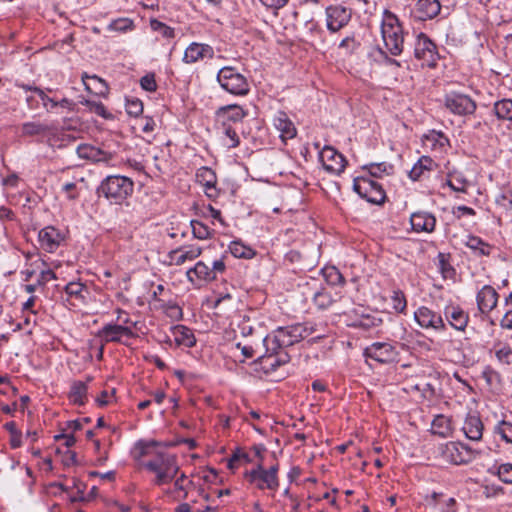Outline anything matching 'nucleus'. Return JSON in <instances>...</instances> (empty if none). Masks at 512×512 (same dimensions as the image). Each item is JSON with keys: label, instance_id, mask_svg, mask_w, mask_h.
Wrapping results in <instances>:
<instances>
[{"label": "nucleus", "instance_id": "nucleus-44", "mask_svg": "<svg viewBox=\"0 0 512 512\" xmlns=\"http://www.w3.org/2000/svg\"><path fill=\"white\" fill-rule=\"evenodd\" d=\"M224 139L223 143L229 149L236 148L240 144L239 136L236 130L228 123L222 124Z\"/></svg>", "mask_w": 512, "mask_h": 512}, {"label": "nucleus", "instance_id": "nucleus-7", "mask_svg": "<svg viewBox=\"0 0 512 512\" xmlns=\"http://www.w3.org/2000/svg\"><path fill=\"white\" fill-rule=\"evenodd\" d=\"M216 80L223 90L235 96H245L250 91L247 78L233 66L222 67Z\"/></svg>", "mask_w": 512, "mask_h": 512}, {"label": "nucleus", "instance_id": "nucleus-4", "mask_svg": "<svg viewBox=\"0 0 512 512\" xmlns=\"http://www.w3.org/2000/svg\"><path fill=\"white\" fill-rule=\"evenodd\" d=\"M134 190L132 179L121 175H110L104 178L98 189V195L103 196L111 204H121Z\"/></svg>", "mask_w": 512, "mask_h": 512}, {"label": "nucleus", "instance_id": "nucleus-42", "mask_svg": "<svg viewBox=\"0 0 512 512\" xmlns=\"http://www.w3.org/2000/svg\"><path fill=\"white\" fill-rule=\"evenodd\" d=\"M492 476H496L499 480H512V463H495L488 469Z\"/></svg>", "mask_w": 512, "mask_h": 512}, {"label": "nucleus", "instance_id": "nucleus-38", "mask_svg": "<svg viewBox=\"0 0 512 512\" xmlns=\"http://www.w3.org/2000/svg\"><path fill=\"white\" fill-rule=\"evenodd\" d=\"M382 319L378 317L377 313L374 314H362L359 318L355 319L351 324L352 327L362 328L369 330L371 328L378 327L382 324Z\"/></svg>", "mask_w": 512, "mask_h": 512}, {"label": "nucleus", "instance_id": "nucleus-23", "mask_svg": "<svg viewBox=\"0 0 512 512\" xmlns=\"http://www.w3.org/2000/svg\"><path fill=\"white\" fill-rule=\"evenodd\" d=\"M410 223L415 232L431 233L435 229L436 218L429 212L417 211L411 214Z\"/></svg>", "mask_w": 512, "mask_h": 512}, {"label": "nucleus", "instance_id": "nucleus-15", "mask_svg": "<svg viewBox=\"0 0 512 512\" xmlns=\"http://www.w3.org/2000/svg\"><path fill=\"white\" fill-rule=\"evenodd\" d=\"M414 319L423 329L436 332H442L446 329V324L441 314L434 312L426 306H421L414 312Z\"/></svg>", "mask_w": 512, "mask_h": 512}, {"label": "nucleus", "instance_id": "nucleus-55", "mask_svg": "<svg viewBox=\"0 0 512 512\" xmlns=\"http://www.w3.org/2000/svg\"><path fill=\"white\" fill-rule=\"evenodd\" d=\"M393 309L398 313H404L407 307V301L402 291H393L391 296Z\"/></svg>", "mask_w": 512, "mask_h": 512}, {"label": "nucleus", "instance_id": "nucleus-43", "mask_svg": "<svg viewBox=\"0 0 512 512\" xmlns=\"http://www.w3.org/2000/svg\"><path fill=\"white\" fill-rule=\"evenodd\" d=\"M75 488L77 489L76 493L70 496V500L72 502L77 501H90L94 498L95 493L97 491V487L93 486L89 493H85L84 490L86 488L85 482H73Z\"/></svg>", "mask_w": 512, "mask_h": 512}, {"label": "nucleus", "instance_id": "nucleus-36", "mask_svg": "<svg viewBox=\"0 0 512 512\" xmlns=\"http://www.w3.org/2000/svg\"><path fill=\"white\" fill-rule=\"evenodd\" d=\"M363 170L368 172V177L373 178H381L384 175L388 176L393 174L394 166L387 162L380 163H370L368 165L363 166Z\"/></svg>", "mask_w": 512, "mask_h": 512}, {"label": "nucleus", "instance_id": "nucleus-41", "mask_svg": "<svg viewBox=\"0 0 512 512\" xmlns=\"http://www.w3.org/2000/svg\"><path fill=\"white\" fill-rule=\"evenodd\" d=\"M495 357L502 365L512 364V348L507 343H498L494 346Z\"/></svg>", "mask_w": 512, "mask_h": 512}, {"label": "nucleus", "instance_id": "nucleus-19", "mask_svg": "<svg viewBox=\"0 0 512 512\" xmlns=\"http://www.w3.org/2000/svg\"><path fill=\"white\" fill-rule=\"evenodd\" d=\"M64 239V234L53 226H46L38 233L41 248L49 253L55 252Z\"/></svg>", "mask_w": 512, "mask_h": 512}, {"label": "nucleus", "instance_id": "nucleus-16", "mask_svg": "<svg viewBox=\"0 0 512 512\" xmlns=\"http://www.w3.org/2000/svg\"><path fill=\"white\" fill-rule=\"evenodd\" d=\"M319 158L326 171L337 175L344 171L347 164L345 157L331 146H325L320 152Z\"/></svg>", "mask_w": 512, "mask_h": 512}, {"label": "nucleus", "instance_id": "nucleus-49", "mask_svg": "<svg viewBox=\"0 0 512 512\" xmlns=\"http://www.w3.org/2000/svg\"><path fill=\"white\" fill-rule=\"evenodd\" d=\"M126 112L133 117H139L143 113V103L135 97H127L125 104Z\"/></svg>", "mask_w": 512, "mask_h": 512}, {"label": "nucleus", "instance_id": "nucleus-53", "mask_svg": "<svg viewBox=\"0 0 512 512\" xmlns=\"http://www.w3.org/2000/svg\"><path fill=\"white\" fill-rule=\"evenodd\" d=\"M478 492H481L485 498H493L503 494V488L495 483L483 482L480 484Z\"/></svg>", "mask_w": 512, "mask_h": 512}, {"label": "nucleus", "instance_id": "nucleus-26", "mask_svg": "<svg viewBox=\"0 0 512 512\" xmlns=\"http://www.w3.org/2000/svg\"><path fill=\"white\" fill-rule=\"evenodd\" d=\"M202 253V248L195 245L182 246L169 253V258L176 265H182L186 261H192L198 258Z\"/></svg>", "mask_w": 512, "mask_h": 512}, {"label": "nucleus", "instance_id": "nucleus-29", "mask_svg": "<svg viewBox=\"0 0 512 512\" xmlns=\"http://www.w3.org/2000/svg\"><path fill=\"white\" fill-rule=\"evenodd\" d=\"M483 428L480 417L469 414L464 421L462 430L468 439L479 441L482 438Z\"/></svg>", "mask_w": 512, "mask_h": 512}, {"label": "nucleus", "instance_id": "nucleus-62", "mask_svg": "<svg viewBox=\"0 0 512 512\" xmlns=\"http://www.w3.org/2000/svg\"><path fill=\"white\" fill-rule=\"evenodd\" d=\"M507 310L500 320V327L512 331V304H504Z\"/></svg>", "mask_w": 512, "mask_h": 512}, {"label": "nucleus", "instance_id": "nucleus-37", "mask_svg": "<svg viewBox=\"0 0 512 512\" xmlns=\"http://www.w3.org/2000/svg\"><path fill=\"white\" fill-rule=\"evenodd\" d=\"M493 111L498 120L512 121V99L504 98L496 101Z\"/></svg>", "mask_w": 512, "mask_h": 512}, {"label": "nucleus", "instance_id": "nucleus-35", "mask_svg": "<svg viewBox=\"0 0 512 512\" xmlns=\"http://www.w3.org/2000/svg\"><path fill=\"white\" fill-rule=\"evenodd\" d=\"M431 432L442 438L449 437L452 432L450 419L443 414L436 415L431 423Z\"/></svg>", "mask_w": 512, "mask_h": 512}, {"label": "nucleus", "instance_id": "nucleus-20", "mask_svg": "<svg viewBox=\"0 0 512 512\" xmlns=\"http://www.w3.org/2000/svg\"><path fill=\"white\" fill-rule=\"evenodd\" d=\"M443 313L452 328L458 331L466 329L469 323V314L459 305L449 303L444 307Z\"/></svg>", "mask_w": 512, "mask_h": 512}, {"label": "nucleus", "instance_id": "nucleus-10", "mask_svg": "<svg viewBox=\"0 0 512 512\" xmlns=\"http://www.w3.org/2000/svg\"><path fill=\"white\" fill-rule=\"evenodd\" d=\"M353 190L372 204H382L386 197L382 186L368 176L356 177L353 180Z\"/></svg>", "mask_w": 512, "mask_h": 512}, {"label": "nucleus", "instance_id": "nucleus-1", "mask_svg": "<svg viewBox=\"0 0 512 512\" xmlns=\"http://www.w3.org/2000/svg\"><path fill=\"white\" fill-rule=\"evenodd\" d=\"M317 331V325L312 322L278 327L262 339L266 350L262 358L272 359L269 365L271 369L275 370L289 362L290 356L286 352V348L299 343Z\"/></svg>", "mask_w": 512, "mask_h": 512}, {"label": "nucleus", "instance_id": "nucleus-45", "mask_svg": "<svg viewBox=\"0 0 512 512\" xmlns=\"http://www.w3.org/2000/svg\"><path fill=\"white\" fill-rule=\"evenodd\" d=\"M334 301V297L325 288L317 291L313 296L314 304L320 309H327Z\"/></svg>", "mask_w": 512, "mask_h": 512}, {"label": "nucleus", "instance_id": "nucleus-3", "mask_svg": "<svg viewBox=\"0 0 512 512\" xmlns=\"http://www.w3.org/2000/svg\"><path fill=\"white\" fill-rule=\"evenodd\" d=\"M381 35L387 51L398 56L403 52L404 30L396 14L388 9L382 13Z\"/></svg>", "mask_w": 512, "mask_h": 512}, {"label": "nucleus", "instance_id": "nucleus-59", "mask_svg": "<svg viewBox=\"0 0 512 512\" xmlns=\"http://www.w3.org/2000/svg\"><path fill=\"white\" fill-rule=\"evenodd\" d=\"M482 377L486 380L488 385L499 383L501 376L499 372L493 369L491 366H486L482 371Z\"/></svg>", "mask_w": 512, "mask_h": 512}, {"label": "nucleus", "instance_id": "nucleus-11", "mask_svg": "<svg viewBox=\"0 0 512 512\" xmlns=\"http://www.w3.org/2000/svg\"><path fill=\"white\" fill-rule=\"evenodd\" d=\"M444 106L450 113L458 116L473 115L477 109L476 102L469 95L455 91L445 94Z\"/></svg>", "mask_w": 512, "mask_h": 512}, {"label": "nucleus", "instance_id": "nucleus-34", "mask_svg": "<svg viewBox=\"0 0 512 512\" xmlns=\"http://www.w3.org/2000/svg\"><path fill=\"white\" fill-rule=\"evenodd\" d=\"M465 246L471 249L476 256H489L493 250L492 245L475 235L467 237Z\"/></svg>", "mask_w": 512, "mask_h": 512}, {"label": "nucleus", "instance_id": "nucleus-48", "mask_svg": "<svg viewBox=\"0 0 512 512\" xmlns=\"http://www.w3.org/2000/svg\"><path fill=\"white\" fill-rule=\"evenodd\" d=\"M150 27L153 31L158 32L164 38L170 39L175 37L174 29L157 19L150 20Z\"/></svg>", "mask_w": 512, "mask_h": 512}, {"label": "nucleus", "instance_id": "nucleus-52", "mask_svg": "<svg viewBox=\"0 0 512 512\" xmlns=\"http://www.w3.org/2000/svg\"><path fill=\"white\" fill-rule=\"evenodd\" d=\"M495 432L507 443L512 444V422L507 420L500 421L495 427Z\"/></svg>", "mask_w": 512, "mask_h": 512}, {"label": "nucleus", "instance_id": "nucleus-51", "mask_svg": "<svg viewBox=\"0 0 512 512\" xmlns=\"http://www.w3.org/2000/svg\"><path fill=\"white\" fill-rule=\"evenodd\" d=\"M65 292L71 297L84 300L85 295L83 294V292H87V288L84 284L80 282H69L65 286Z\"/></svg>", "mask_w": 512, "mask_h": 512}, {"label": "nucleus", "instance_id": "nucleus-25", "mask_svg": "<svg viewBox=\"0 0 512 512\" xmlns=\"http://www.w3.org/2000/svg\"><path fill=\"white\" fill-rule=\"evenodd\" d=\"M445 457L453 464L466 463L470 459V451L460 442H449L444 450Z\"/></svg>", "mask_w": 512, "mask_h": 512}, {"label": "nucleus", "instance_id": "nucleus-57", "mask_svg": "<svg viewBox=\"0 0 512 512\" xmlns=\"http://www.w3.org/2000/svg\"><path fill=\"white\" fill-rule=\"evenodd\" d=\"M438 266L443 277L448 278L455 274V269L449 263L447 256L443 253L438 254Z\"/></svg>", "mask_w": 512, "mask_h": 512}, {"label": "nucleus", "instance_id": "nucleus-8", "mask_svg": "<svg viewBox=\"0 0 512 512\" xmlns=\"http://www.w3.org/2000/svg\"><path fill=\"white\" fill-rule=\"evenodd\" d=\"M363 356L380 364L389 365L399 362L400 351L395 341H376L364 348Z\"/></svg>", "mask_w": 512, "mask_h": 512}, {"label": "nucleus", "instance_id": "nucleus-64", "mask_svg": "<svg viewBox=\"0 0 512 512\" xmlns=\"http://www.w3.org/2000/svg\"><path fill=\"white\" fill-rule=\"evenodd\" d=\"M116 312H117V321L119 322L117 325H127V326H131V327H132V329H133L134 327H136V324H137V323H136V322H133V321L130 319V317L128 316V314H127L124 310H122V309L118 308Z\"/></svg>", "mask_w": 512, "mask_h": 512}, {"label": "nucleus", "instance_id": "nucleus-33", "mask_svg": "<svg viewBox=\"0 0 512 512\" xmlns=\"http://www.w3.org/2000/svg\"><path fill=\"white\" fill-rule=\"evenodd\" d=\"M173 336L178 346H185L188 348L196 344V338L191 329L183 325H177L173 328Z\"/></svg>", "mask_w": 512, "mask_h": 512}, {"label": "nucleus", "instance_id": "nucleus-39", "mask_svg": "<svg viewBox=\"0 0 512 512\" xmlns=\"http://www.w3.org/2000/svg\"><path fill=\"white\" fill-rule=\"evenodd\" d=\"M326 282L331 286H343L345 278L335 266H326L322 269Z\"/></svg>", "mask_w": 512, "mask_h": 512}, {"label": "nucleus", "instance_id": "nucleus-9", "mask_svg": "<svg viewBox=\"0 0 512 512\" xmlns=\"http://www.w3.org/2000/svg\"><path fill=\"white\" fill-rule=\"evenodd\" d=\"M226 265L223 259L214 260L212 267H209L203 261H198L194 267L190 268L186 275L188 280L194 285H200L201 282H211L217 279L218 274L224 273Z\"/></svg>", "mask_w": 512, "mask_h": 512}, {"label": "nucleus", "instance_id": "nucleus-31", "mask_svg": "<svg viewBox=\"0 0 512 512\" xmlns=\"http://www.w3.org/2000/svg\"><path fill=\"white\" fill-rule=\"evenodd\" d=\"M82 81L85 89L90 93H95L100 96H105L108 93L107 83L97 75H88L87 73H84L82 75Z\"/></svg>", "mask_w": 512, "mask_h": 512}, {"label": "nucleus", "instance_id": "nucleus-28", "mask_svg": "<svg viewBox=\"0 0 512 512\" xmlns=\"http://www.w3.org/2000/svg\"><path fill=\"white\" fill-rule=\"evenodd\" d=\"M56 127L54 124H44L41 122H25L21 125L23 136H54Z\"/></svg>", "mask_w": 512, "mask_h": 512}, {"label": "nucleus", "instance_id": "nucleus-21", "mask_svg": "<svg viewBox=\"0 0 512 512\" xmlns=\"http://www.w3.org/2000/svg\"><path fill=\"white\" fill-rule=\"evenodd\" d=\"M197 181L204 187L205 195L212 200H215L220 195V190L216 187L217 176L216 173L209 167H200L196 172Z\"/></svg>", "mask_w": 512, "mask_h": 512}, {"label": "nucleus", "instance_id": "nucleus-22", "mask_svg": "<svg viewBox=\"0 0 512 512\" xmlns=\"http://www.w3.org/2000/svg\"><path fill=\"white\" fill-rule=\"evenodd\" d=\"M499 294L491 285H484L476 295L478 310L482 314H489L497 307Z\"/></svg>", "mask_w": 512, "mask_h": 512}, {"label": "nucleus", "instance_id": "nucleus-61", "mask_svg": "<svg viewBox=\"0 0 512 512\" xmlns=\"http://www.w3.org/2000/svg\"><path fill=\"white\" fill-rule=\"evenodd\" d=\"M359 45L354 36H347L340 42L339 48L345 50L347 54H352Z\"/></svg>", "mask_w": 512, "mask_h": 512}, {"label": "nucleus", "instance_id": "nucleus-30", "mask_svg": "<svg viewBox=\"0 0 512 512\" xmlns=\"http://www.w3.org/2000/svg\"><path fill=\"white\" fill-rule=\"evenodd\" d=\"M93 379L92 376H87L86 382L83 381H74L71 384L70 391L68 394L69 400L75 404L82 406L85 404L87 399V383L91 382Z\"/></svg>", "mask_w": 512, "mask_h": 512}, {"label": "nucleus", "instance_id": "nucleus-5", "mask_svg": "<svg viewBox=\"0 0 512 512\" xmlns=\"http://www.w3.org/2000/svg\"><path fill=\"white\" fill-rule=\"evenodd\" d=\"M142 465L154 473L157 480H183L185 477L184 474L177 477L179 467L175 455L170 453L157 452L152 459L144 461Z\"/></svg>", "mask_w": 512, "mask_h": 512}, {"label": "nucleus", "instance_id": "nucleus-63", "mask_svg": "<svg viewBox=\"0 0 512 512\" xmlns=\"http://www.w3.org/2000/svg\"><path fill=\"white\" fill-rule=\"evenodd\" d=\"M305 27L312 37L321 38V36L324 34L323 29L314 20L307 21Z\"/></svg>", "mask_w": 512, "mask_h": 512}, {"label": "nucleus", "instance_id": "nucleus-46", "mask_svg": "<svg viewBox=\"0 0 512 512\" xmlns=\"http://www.w3.org/2000/svg\"><path fill=\"white\" fill-rule=\"evenodd\" d=\"M229 250L231 254L236 258L249 259L254 254L251 248L245 246L240 241H232L229 245Z\"/></svg>", "mask_w": 512, "mask_h": 512}, {"label": "nucleus", "instance_id": "nucleus-40", "mask_svg": "<svg viewBox=\"0 0 512 512\" xmlns=\"http://www.w3.org/2000/svg\"><path fill=\"white\" fill-rule=\"evenodd\" d=\"M156 446V442L150 441L146 442L143 440L138 441L132 450L133 457L140 461L143 457L146 456H154L153 449Z\"/></svg>", "mask_w": 512, "mask_h": 512}, {"label": "nucleus", "instance_id": "nucleus-47", "mask_svg": "<svg viewBox=\"0 0 512 512\" xmlns=\"http://www.w3.org/2000/svg\"><path fill=\"white\" fill-rule=\"evenodd\" d=\"M190 224L192 227V233L196 238L204 240L212 237L213 231L203 222L199 220H191Z\"/></svg>", "mask_w": 512, "mask_h": 512}, {"label": "nucleus", "instance_id": "nucleus-14", "mask_svg": "<svg viewBox=\"0 0 512 512\" xmlns=\"http://www.w3.org/2000/svg\"><path fill=\"white\" fill-rule=\"evenodd\" d=\"M96 336L101 339L103 343H124L123 337L134 338L136 334L132 330L131 326L117 325L116 323H107L98 330Z\"/></svg>", "mask_w": 512, "mask_h": 512}, {"label": "nucleus", "instance_id": "nucleus-13", "mask_svg": "<svg viewBox=\"0 0 512 512\" xmlns=\"http://www.w3.org/2000/svg\"><path fill=\"white\" fill-rule=\"evenodd\" d=\"M326 27L331 33H336L344 28L352 17L351 9L342 5H330L325 9Z\"/></svg>", "mask_w": 512, "mask_h": 512}, {"label": "nucleus", "instance_id": "nucleus-24", "mask_svg": "<svg viewBox=\"0 0 512 512\" xmlns=\"http://www.w3.org/2000/svg\"><path fill=\"white\" fill-rule=\"evenodd\" d=\"M248 115V111L237 104L221 106L216 111V116L222 121V124L241 122Z\"/></svg>", "mask_w": 512, "mask_h": 512}, {"label": "nucleus", "instance_id": "nucleus-56", "mask_svg": "<svg viewBox=\"0 0 512 512\" xmlns=\"http://www.w3.org/2000/svg\"><path fill=\"white\" fill-rule=\"evenodd\" d=\"M451 180L447 181V185L456 192H466L467 180L459 174H450Z\"/></svg>", "mask_w": 512, "mask_h": 512}, {"label": "nucleus", "instance_id": "nucleus-27", "mask_svg": "<svg viewBox=\"0 0 512 512\" xmlns=\"http://www.w3.org/2000/svg\"><path fill=\"white\" fill-rule=\"evenodd\" d=\"M273 122L275 128L280 132L282 140L292 139L296 136V128L285 112L278 111Z\"/></svg>", "mask_w": 512, "mask_h": 512}, {"label": "nucleus", "instance_id": "nucleus-32", "mask_svg": "<svg viewBox=\"0 0 512 512\" xmlns=\"http://www.w3.org/2000/svg\"><path fill=\"white\" fill-rule=\"evenodd\" d=\"M436 166V163L431 157L422 156L411 168L409 177L413 181H418L422 176H424L425 172L434 170Z\"/></svg>", "mask_w": 512, "mask_h": 512}, {"label": "nucleus", "instance_id": "nucleus-18", "mask_svg": "<svg viewBox=\"0 0 512 512\" xmlns=\"http://www.w3.org/2000/svg\"><path fill=\"white\" fill-rule=\"evenodd\" d=\"M440 10L439 0H418L411 9L410 15L417 21H426L435 18Z\"/></svg>", "mask_w": 512, "mask_h": 512}, {"label": "nucleus", "instance_id": "nucleus-6", "mask_svg": "<svg viewBox=\"0 0 512 512\" xmlns=\"http://www.w3.org/2000/svg\"><path fill=\"white\" fill-rule=\"evenodd\" d=\"M142 465L154 473L157 480H183L185 477L184 474L177 477L179 467L175 455L170 453L157 452L152 459L144 461Z\"/></svg>", "mask_w": 512, "mask_h": 512}, {"label": "nucleus", "instance_id": "nucleus-17", "mask_svg": "<svg viewBox=\"0 0 512 512\" xmlns=\"http://www.w3.org/2000/svg\"><path fill=\"white\" fill-rule=\"evenodd\" d=\"M215 56L214 48L207 43L192 42L190 43L182 57L185 64H194L204 59H212Z\"/></svg>", "mask_w": 512, "mask_h": 512}, {"label": "nucleus", "instance_id": "nucleus-60", "mask_svg": "<svg viewBox=\"0 0 512 512\" xmlns=\"http://www.w3.org/2000/svg\"><path fill=\"white\" fill-rule=\"evenodd\" d=\"M140 85L142 89L148 92H154L157 89V83L155 80V75L153 73H148L144 75L140 79Z\"/></svg>", "mask_w": 512, "mask_h": 512}, {"label": "nucleus", "instance_id": "nucleus-58", "mask_svg": "<svg viewBox=\"0 0 512 512\" xmlns=\"http://www.w3.org/2000/svg\"><path fill=\"white\" fill-rule=\"evenodd\" d=\"M112 158L113 154L111 152L103 151L98 147L92 146L90 161L108 163L110 160H112Z\"/></svg>", "mask_w": 512, "mask_h": 512}, {"label": "nucleus", "instance_id": "nucleus-12", "mask_svg": "<svg viewBox=\"0 0 512 512\" xmlns=\"http://www.w3.org/2000/svg\"><path fill=\"white\" fill-rule=\"evenodd\" d=\"M414 56L422 66L433 68L437 65L439 54L435 43L424 33L417 35L414 45Z\"/></svg>", "mask_w": 512, "mask_h": 512}, {"label": "nucleus", "instance_id": "nucleus-2", "mask_svg": "<svg viewBox=\"0 0 512 512\" xmlns=\"http://www.w3.org/2000/svg\"><path fill=\"white\" fill-rule=\"evenodd\" d=\"M266 454L267 449L263 445H254L249 450L237 447L227 458L226 466L233 474L241 470L249 480H276L278 464L265 467Z\"/></svg>", "mask_w": 512, "mask_h": 512}, {"label": "nucleus", "instance_id": "nucleus-50", "mask_svg": "<svg viewBox=\"0 0 512 512\" xmlns=\"http://www.w3.org/2000/svg\"><path fill=\"white\" fill-rule=\"evenodd\" d=\"M134 28V23L129 18H118L116 20H113L109 25L108 29L111 31H117V32H127L131 31Z\"/></svg>", "mask_w": 512, "mask_h": 512}, {"label": "nucleus", "instance_id": "nucleus-54", "mask_svg": "<svg viewBox=\"0 0 512 512\" xmlns=\"http://www.w3.org/2000/svg\"><path fill=\"white\" fill-rule=\"evenodd\" d=\"M83 104L88 107V109L95 113L98 116L103 117L104 119H109L111 117V114L107 111L106 107L103 103L92 101V100H85Z\"/></svg>", "mask_w": 512, "mask_h": 512}]
</instances>
